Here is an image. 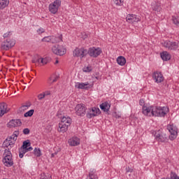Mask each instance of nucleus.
<instances>
[{"mask_svg": "<svg viewBox=\"0 0 179 179\" xmlns=\"http://www.w3.org/2000/svg\"><path fill=\"white\" fill-rule=\"evenodd\" d=\"M169 111V108L166 106L143 107V114L148 117H152H152H166Z\"/></svg>", "mask_w": 179, "mask_h": 179, "instance_id": "obj_1", "label": "nucleus"}, {"mask_svg": "<svg viewBox=\"0 0 179 179\" xmlns=\"http://www.w3.org/2000/svg\"><path fill=\"white\" fill-rule=\"evenodd\" d=\"M167 129H168L169 132H170V134H171L169 135V139L171 141H174V139H176V138H177V135H178V129L173 124H168Z\"/></svg>", "mask_w": 179, "mask_h": 179, "instance_id": "obj_2", "label": "nucleus"}, {"mask_svg": "<svg viewBox=\"0 0 179 179\" xmlns=\"http://www.w3.org/2000/svg\"><path fill=\"white\" fill-rule=\"evenodd\" d=\"M61 0H55L53 3L49 5V11L50 13L55 15L58 12V9L61 7Z\"/></svg>", "mask_w": 179, "mask_h": 179, "instance_id": "obj_3", "label": "nucleus"}, {"mask_svg": "<svg viewBox=\"0 0 179 179\" xmlns=\"http://www.w3.org/2000/svg\"><path fill=\"white\" fill-rule=\"evenodd\" d=\"M52 51L53 54L56 55H65L66 54V49L64 48L63 45H55L52 48Z\"/></svg>", "mask_w": 179, "mask_h": 179, "instance_id": "obj_4", "label": "nucleus"}, {"mask_svg": "<svg viewBox=\"0 0 179 179\" xmlns=\"http://www.w3.org/2000/svg\"><path fill=\"white\" fill-rule=\"evenodd\" d=\"M15 41H11L10 39H7L1 43V48L3 51H8L15 45Z\"/></svg>", "mask_w": 179, "mask_h": 179, "instance_id": "obj_5", "label": "nucleus"}, {"mask_svg": "<svg viewBox=\"0 0 179 179\" xmlns=\"http://www.w3.org/2000/svg\"><path fill=\"white\" fill-rule=\"evenodd\" d=\"M75 111L76 115H79L80 117H85V115L86 114V106L83 103H79L76 105Z\"/></svg>", "mask_w": 179, "mask_h": 179, "instance_id": "obj_6", "label": "nucleus"}, {"mask_svg": "<svg viewBox=\"0 0 179 179\" xmlns=\"http://www.w3.org/2000/svg\"><path fill=\"white\" fill-rule=\"evenodd\" d=\"M87 54L92 58H97L101 54V48H90L87 50Z\"/></svg>", "mask_w": 179, "mask_h": 179, "instance_id": "obj_7", "label": "nucleus"}, {"mask_svg": "<svg viewBox=\"0 0 179 179\" xmlns=\"http://www.w3.org/2000/svg\"><path fill=\"white\" fill-rule=\"evenodd\" d=\"M163 47L168 48L169 50H177L178 48V42H173L170 41H165L162 43Z\"/></svg>", "mask_w": 179, "mask_h": 179, "instance_id": "obj_8", "label": "nucleus"}, {"mask_svg": "<svg viewBox=\"0 0 179 179\" xmlns=\"http://www.w3.org/2000/svg\"><path fill=\"white\" fill-rule=\"evenodd\" d=\"M152 79L155 83H162L164 80V77L160 71H155L152 73Z\"/></svg>", "mask_w": 179, "mask_h": 179, "instance_id": "obj_9", "label": "nucleus"}, {"mask_svg": "<svg viewBox=\"0 0 179 179\" xmlns=\"http://www.w3.org/2000/svg\"><path fill=\"white\" fill-rule=\"evenodd\" d=\"M87 55V50L82 48H76L73 51L74 57H80L83 58V57H86Z\"/></svg>", "mask_w": 179, "mask_h": 179, "instance_id": "obj_10", "label": "nucleus"}, {"mask_svg": "<svg viewBox=\"0 0 179 179\" xmlns=\"http://www.w3.org/2000/svg\"><path fill=\"white\" fill-rule=\"evenodd\" d=\"M155 139L158 142H166L167 141V136L163 134L161 130H158L155 134Z\"/></svg>", "mask_w": 179, "mask_h": 179, "instance_id": "obj_11", "label": "nucleus"}, {"mask_svg": "<svg viewBox=\"0 0 179 179\" xmlns=\"http://www.w3.org/2000/svg\"><path fill=\"white\" fill-rule=\"evenodd\" d=\"M126 20L129 23L138 22H141V17H139V15H136L134 14H129L126 17Z\"/></svg>", "mask_w": 179, "mask_h": 179, "instance_id": "obj_12", "label": "nucleus"}, {"mask_svg": "<svg viewBox=\"0 0 179 179\" xmlns=\"http://www.w3.org/2000/svg\"><path fill=\"white\" fill-rule=\"evenodd\" d=\"M100 114V109L99 108L94 107L90 109V111L87 113V118H93Z\"/></svg>", "mask_w": 179, "mask_h": 179, "instance_id": "obj_13", "label": "nucleus"}, {"mask_svg": "<svg viewBox=\"0 0 179 179\" xmlns=\"http://www.w3.org/2000/svg\"><path fill=\"white\" fill-rule=\"evenodd\" d=\"M22 125V120L20 119H13L8 124V128H15L16 127H20Z\"/></svg>", "mask_w": 179, "mask_h": 179, "instance_id": "obj_14", "label": "nucleus"}, {"mask_svg": "<svg viewBox=\"0 0 179 179\" xmlns=\"http://www.w3.org/2000/svg\"><path fill=\"white\" fill-rule=\"evenodd\" d=\"M75 87L77 89H82L85 90H88V89H90V84L89 83H77L75 85Z\"/></svg>", "mask_w": 179, "mask_h": 179, "instance_id": "obj_15", "label": "nucleus"}, {"mask_svg": "<svg viewBox=\"0 0 179 179\" xmlns=\"http://www.w3.org/2000/svg\"><path fill=\"white\" fill-rule=\"evenodd\" d=\"M3 163L6 167H12L13 166V159L12 157H5L3 159Z\"/></svg>", "mask_w": 179, "mask_h": 179, "instance_id": "obj_16", "label": "nucleus"}, {"mask_svg": "<svg viewBox=\"0 0 179 179\" xmlns=\"http://www.w3.org/2000/svg\"><path fill=\"white\" fill-rule=\"evenodd\" d=\"M31 150H33L32 147H29L28 149L23 148L21 147L19 149V157L20 159H22L23 156H24V155H26V153H27V152H31Z\"/></svg>", "mask_w": 179, "mask_h": 179, "instance_id": "obj_17", "label": "nucleus"}, {"mask_svg": "<svg viewBox=\"0 0 179 179\" xmlns=\"http://www.w3.org/2000/svg\"><path fill=\"white\" fill-rule=\"evenodd\" d=\"M9 110H8V105H6V103H0V118L2 117L4 114H6Z\"/></svg>", "mask_w": 179, "mask_h": 179, "instance_id": "obj_18", "label": "nucleus"}, {"mask_svg": "<svg viewBox=\"0 0 179 179\" xmlns=\"http://www.w3.org/2000/svg\"><path fill=\"white\" fill-rule=\"evenodd\" d=\"M69 143L70 146H78L80 145V139L78 137H73L69 140Z\"/></svg>", "mask_w": 179, "mask_h": 179, "instance_id": "obj_19", "label": "nucleus"}, {"mask_svg": "<svg viewBox=\"0 0 179 179\" xmlns=\"http://www.w3.org/2000/svg\"><path fill=\"white\" fill-rule=\"evenodd\" d=\"M160 56L163 61H170V59H171V55H170L167 51L161 52Z\"/></svg>", "mask_w": 179, "mask_h": 179, "instance_id": "obj_20", "label": "nucleus"}, {"mask_svg": "<svg viewBox=\"0 0 179 179\" xmlns=\"http://www.w3.org/2000/svg\"><path fill=\"white\" fill-rule=\"evenodd\" d=\"M110 107H111V105H110V103L107 101L100 105L101 110H102V111H104V113H108Z\"/></svg>", "mask_w": 179, "mask_h": 179, "instance_id": "obj_21", "label": "nucleus"}, {"mask_svg": "<svg viewBox=\"0 0 179 179\" xmlns=\"http://www.w3.org/2000/svg\"><path fill=\"white\" fill-rule=\"evenodd\" d=\"M69 127V126H67V124H65L60 122L59 123L58 131L62 132V134H64V132H66V131H68Z\"/></svg>", "mask_w": 179, "mask_h": 179, "instance_id": "obj_22", "label": "nucleus"}, {"mask_svg": "<svg viewBox=\"0 0 179 179\" xmlns=\"http://www.w3.org/2000/svg\"><path fill=\"white\" fill-rule=\"evenodd\" d=\"M62 124H64L67 125L68 127H71V124H72V119L69 117H63L61 119V122Z\"/></svg>", "mask_w": 179, "mask_h": 179, "instance_id": "obj_23", "label": "nucleus"}, {"mask_svg": "<svg viewBox=\"0 0 179 179\" xmlns=\"http://www.w3.org/2000/svg\"><path fill=\"white\" fill-rule=\"evenodd\" d=\"M117 62L118 65H120L121 66H124L125 64L127 63V59H125V57L122 56H120L117 59Z\"/></svg>", "mask_w": 179, "mask_h": 179, "instance_id": "obj_24", "label": "nucleus"}, {"mask_svg": "<svg viewBox=\"0 0 179 179\" xmlns=\"http://www.w3.org/2000/svg\"><path fill=\"white\" fill-rule=\"evenodd\" d=\"M9 5V0H0V10L5 9Z\"/></svg>", "mask_w": 179, "mask_h": 179, "instance_id": "obj_25", "label": "nucleus"}, {"mask_svg": "<svg viewBox=\"0 0 179 179\" xmlns=\"http://www.w3.org/2000/svg\"><path fill=\"white\" fill-rule=\"evenodd\" d=\"M31 145V143H30V140H27L22 143V145L21 146V148L24 149H29Z\"/></svg>", "mask_w": 179, "mask_h": 179, "instance_id": "obj_26", "label": "nucleus"}, {"mask_svg": "<svg viewBox=\"0 0 179 179\" xmlns=\"http://www.w3.org/2000/svg\"><path fill=\"white\" fill-rule=\"evenodd\" d=\"M92 71H93V67H92V66H90V65L85 66L83 69V71L85 72L86 73H90V72H92Z\"/></svg>", "mask_w": 179, "mask_h": 179, "instance_id": "obj_27", "label": "nucleus"}, {"mask_svg": "<svg viewBox=\"0 0 179 179\" xmlns=\"http://www.w3.org/2000/svg\"><path fill=\"white\" fill-rule=\"evenodd\" d=\"M34 155L36 157H40V156H41V150H40V148H35L34 150Z\"/></svg>", "mask_w": 179, "mask_h": 179, "instance_id": "obj_28", "label": "nucleus"}, {"mask_svg": "<svg viewBox=\"0 0 179 179\" xmlns=\"http://www.w3.org/2000/svg\"><path fill=\"white\" fill-rule=\"evenodd\" d=\"M41 61V58H40L39 55L35 56L32 59L33 64H40Z\"/></svg>", "mask_w": 179, "mask_h": 179, "instance_id": "obj_29", "label": "nucleus"}, {"mask_svg": "<svg viewBox=\"0 0 179 179\" xmlns=\"http://www.w3.org/2000/svg\"><path fill=\"white\" fill-rule=\"evenodd\" d=\"M53 38L54 36H45L43 38H42V41L45 43H50V41H52Z\"/></svg>", "mask_w": 179, "mask_h": 179, "instance_id": "obj_30", "label": "nucleus"}, {"mask_svg": "<svg viewBox=\"0 0 179 179\" xmlns=\"http://www.w3.org/2000/svg\"><path fill=\"white\" fill-rule=\"evenodd\" d=\"M34 114V110L33 109L29 110L28 112L25 113L24 114V117H31Z\"/></svg>", "mask_w": 179, "mask_h": 179, "instance_id": "obj_31", "label": "nucleus"}, {"mask_svg": "<svg viewBox=\"0 0 179 179\" xmlns=\"http://www.w3.org/2000/svg\"><path fill=\"white\" fill-rule=\"evenodd\" d=\"M3 156L4 157H12V152H10V150L6 149L4 150Z\"/></svg>", "mask_w": 179, "mask_h": 179, "instance_id": "obj_32", "label": "nucleus"}, {"mask_svg": "<svg viewBox=\"0 0 179 179\" xmlns=\"http://www.w3.org/2000/svg\"><path fill=\"white\" fill-rule=\"evenodd\" d=\"M162 8H160V4L156 3L153 7V10H157V12H160Z\"/></svg>", "mask_w": 179, "mask_h": 179, "instance_id": "obj_33", "label": "nucleus"}, {"mask_svg": "<svg viewBox=\"0 0 179 179\" xmlns=\"http://www.w3.org/2000/svg\"><path fill=\"white\" fill-rule=\"evenodd\" d=\"M165 179H179V177L177 176V174L171 173L170 178H167Z\"/></svg>", "mask_w": 179, "mask_h": 179, "instance_id": "obj_34", "label": "nucleus"}, {"mask_svg": "<svg viewBox=\"0 0 179 179\" xmlns=\"http://www.w3.org/2000/svg\"><path fill=\"white\" fill-rule=\"evenodd\" d=\"M3 146L5 148H8V146H10V143L9 142V138H7L5 140V141L3 143Z\"/></svg>", "mask_w": 179, "mask_h": 179, "instance_id": "obj_35", "label": "nucleus"}, {"mask_svg": "<svg viewBox=\"0 0 179 179\" xmlns=\"http://www.w3.org/2000/svg\"><path fill=\"white\" fill-rule=\"evenodd\" d=\"M41 63L43 64V65H47V64H48V59L46 58H41Z\"/></svg>", "mask_w": 179, "mask_h": 179, "instance_id": "obj_36", "label": "nucleus"}, {"mask_svg": "<svg viewBox=\"0 0 179 179\" xmlns=\"http://www.w3.org/2000/svg\"><path fill=\"white\" fill-rule=\"evenodd\" d=\"M172 21H173V23L174 24H179V22H178V19L174 16L172 17Z\"/></svg>", "mask_w": 179, "mask_h": 179, "instance_id": "obj_37", "label": "nucleus"}, {"mask_svg": "<svg viewBox=\"0 0 179 179\" xmlns=\"http://www.w3.org/2000/svg\"><path fill=\"white\" fill-rule=\"evenodd\" d=\"M37 97H38V100L41 101V100H43V99H44V98L45 97V96L44 95V93L43 92V93H41V94H39L37 96Z\"/></svg>", "mask_w": 179, "mask_h": 179, "instance_id": "obj_38", "label": "nucleus"}, {"mask_svg": "<svg viewBox=\"0 0 179 179\" xmlns=\"http://www.w3.org/2000/svg\"><path fill=\"white\" fill-rule=\"evenodd\" d=\"M24 135H29L30 134V129L29 128H25L22 131Z\"/></svg>", "mask_w": 179, "mask_h": 179, "instance_id": "obj_39", "label": "nucleus"}, {"mask_svg": "<svg viewBox=\"0 0 179 179\" xmlns=\"http://www.w3.org/2000/svg\"><path fill=\"white\" fill-rule=\"evenodd\" d=\"M10 140H13L14 142H16V141H17V137L15 136L14 134H13L11 136L8 138Z\"/></svg>", "mask_w": 179, "mask_h": 179, "instance_id": "obj_40", "label": "nucleus"}, {"mask_svg": "<svg viewBox=\"0 0 179 179\" xmlns=\"http://www.w3.org/2000/svg\"><path fill=\"white\" fill-rule=\"evenodd\" d=\"M114 3L117 6H121V3H122L123 1L122 0H113Z\"/></svg>", "mask_w": 179, "mask_h": 179, "instance_id": "obj_41", "label": "nucleus"}, {"mask_svg": "<svg viewBox=\"0 0 179 179\" xmlns=\"http://www.w3.org/2000/svg\"><path fill=\"white\" fill-rule=\"evenodd\" d=\"M45 30L43 29V28H39L38 30H37V33L38 34H41L43 33H44Z\"/></svg>", "mask_w": 179, "mask_h": 179, "instance_id": "obj_42", "label": "nucleus"}, {"mask_svg": "<svg viewBox=\"0 0 179 179\" xmlns=\"http://www.w3.org/2000/svg\"><path fill=\"white\" fill-rule=\"evenodd\" d=\"M11 34H11L10 32L6 33V34H3V38H8V37H10V35H11Z\"/></svg>", "mask_w": 179, "mask_h": 179, "instance_id": "obj_43", "label": "nucleus"}, {"mask_svg": "<svg viewBox=\"0 0 179 179\" xmlns=\"http://www.w3.org/2000/svg\"><path fill=\"white\" fill-rule=\"evenodd\" d=\"M139 104H140V106H142L143 108V107H145V101H144L143 99H140V101H139Z\"/></svg>", "mask_w": 179, "mask_h": 179, "instance_id": "obj_44", "label": "nucleus"}, {"mask_svg": "<svg viewBox=\"0 0 179 179\" xmlns=\"http://www.w3.org/2000/svg\"><path fill=\"white\" fill-rule=\"evenodd\" d=\"M43 93L45 95V96H50L51 94V92L50 91H45Z\"/></svg>", "mask_w": 179, "mask_h": 179, "instance_id": "obj_45", "label": "nucleus"}, {"mask_svg": "<svg viewBox=\"0 0 179 179\" xmlns=\"http://www.w3.org/2000/svg\"><path fill=\"white\" fill-rule=\"evenodd\" d=\"M8 141H9L10 144V146H13V145H15V141H12V140H10L9 138H8Z\"/></svg>", "mask_w": 179, "mask_h": 179, "instance_id": "obj_46", "label": "nucleus"}, {"mask_svg": "<svg viewBox=\"0 0 179 179\" xmlns=\"http://www.w3.org/2000/svg\"><path fill=\"white\" fill-rule=\"evenodd\" d=\"M58 80V76L55 77V78L52 80V83H54Z\"/></svg>", "mask_w": 179, "mask_h": 179, "instance_id": "obj_47", "label": "nucleus"}, {"mask_svg": "<svg viewBox=\"0 0 179 179\" xmlns=\"http://www.w3.org/2000/svg\"><path fill=\"white\" fill-rule=\"evenodd\" d=\"M126 170H127V173H132V169L127 168Z\"/></svg>", "mask_w": 179, "mask_h": 179, "instance_id": "obj_48", "label": "nucleus"}, {"mask_svg": "<svg viewBox=\"0 0 179 179\" xmlns=\"http://www.w3.org/2000/svg\"><path fill=\"white\" fill-rule=\"evenodd\" d=\"M29 107H30V104L29 105H24L21 107V108H29Z\"/></svg>", "mask_w": 179, "mask_h": 179, "instance_id": "obj_49", "label": "nucleus"}, {"mask_svg": "<svg viewBox=\"0 0 179 179\" xmlns=\"http://www.w3.org/2000/svg\"><path fill=\"white\" fill-rule=\"evenodd\" d=\"M14 136H15L17 138V136H19V131H15L14 134H13Z\"/></svg>", "mask_w": 179, "mask_h": 179, "instance_id": "obj_50", "label": "nucleus"}, {"mask_svg": "<svg viewBox=\"0 0 179 179\" xmlns=\"http://www.w3.org/2000/svg\"><path fill=\"white\" fill-rule=\"evenodd\" d=\"M52 77H50V78H49V80H48V82L50 83H52Z\"/></svg>", "mask_w": 179, "mask_h": 179, "instance_id": "obj_51", "label": "nucleus"}, {"mask_svg": "<svg viewBox=\"0 0 179 179\" xmlns=\"http://www.w3.org/2000/svg\"><path fill=\"white\" fill-rule=\"evenodd\" d=\"M115 118H121V115H117V113H115Z\"/></svg>", "mask_w": 179, "mask_h": 179, "instance_id": "obj_52", "label": "nucleus"}, {"mask_svg": "<svg viewBox=\"0 0 179 179\" xmlns=\"http://www.w3.org/2000/svg\"><path fill=\"white\" fill-rule=\"evenodd\" d=\"M55 155H57V152L52 153L51 155V157H54Z\"/></svg>", "mask_w": 179, "mask_h": 179, "instance_id": "obj_53", "label": "nucleus"}, {"mask_svg": "<svg viewBox=\"0 0 179 179\" xmlns=\"http://www.w3.org/2000/svg\"><path fill=\"white\" fill-rule=\"evenodd\" d=\"M59 38L61 40V41H62V35H60V36H59Z\"/></svg>", "mask_w": 179, "mask_h": 179, "instance_id": "obj_54", "label": "nucleus"}, {"mask_svg": "<svg viewBox=\"0 0 179 179\" xmlns=\"http://www.w3.org/2000/svg\"><path fill=\"white\" fill-rule=\"evenodd\" d=\"M59 61L56 60V62H55V64H58Z\"/></svg>", "mask_w": 179, "mask_h": 179, "instance_id": "obj_55", "label": "nucleus"}, {"mask_svg": "<svg viewBox=\"0 0 179 179\" xmlns=\"http://www.w3.org/2000/svg\"><path fill=\"white\" fill-rule=\"evenodd\" d=\"M87 38V35H85V38Z\"/></svg>", "mask_w": 179, "mask_h": 179, "instance_id": "obj_56", "label": "nucleus"}, {"mask_svg": "<svg viewBox=\"0 0 179 179\" xmlns=\"http://www.w3.org/2000/svg\"><path fill=\"white\" fill-rule=\"evenodd\" d=\"M43 179H47V178H44Z\"/></svg>", "mask_w": 179, "mask_h": 179, "instance_id": "obj_57", "label": "nucleus"}]
</instances>
